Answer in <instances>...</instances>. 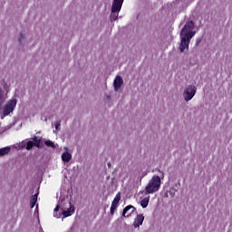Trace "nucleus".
<instances>
[{"label": "nucleus", "instance_id": "nucleus-20", "mask_svg": "<svg viewBox=\"0 0 232 232\" xmlns=\"http://www.w3.org/2000/svg\"><path fill=\"white\" fill-rule=\"evenodd\" d=\"M111 17L112 21H117L119 16L117 14H111Z\"/></svg>", "mask_w": 232, "mask_h": 232}, {"label": "nucleus", "instance_id": "nucleus-18", "mask_svg": "<svg viewBox=\"0 0 232 232\" xmlns=\"http://www.w3.org/2000/svg\"><path fill=\"white\" fill-rule=\"evenodd\" d=\"M55 130L56 131H59L61 130V121H57L55 123Z\"/></svg>", "mask_w": 232, "mask_h": 232}, {"label": "nucleus", "instance_id": "nucleus-7", "mask_svg": "<svg viewBox=\"0 0 232 232\" xmlns=\"http://www.w3.org/2000/svg\"><path fill=\"white\" fill-rule=\"evenodd\" d=\"M122 84H124V81L122 80V77L116 76L113 82L115 92H118L119 90H121V87L122 86Z\"/></svg>", "mask_w": 232, "mask_h": 232}, {"label": "nucleus", "instance_id": "nucleus-14", "mask_svg": "<svg viewBox=\"0 0 232 232\" xmlns=\"http://www.w3.org/2000/svg\"><path fill=\"white\" fill-rule=\"evenodd\" d=\"M148 204H150V197L144 198L143 199H141L140 201V206L143 208H148Z\"/></svg>", "mask_w": 232, "mask_h": 232}, {"label": "nucleus", "instance_id": "nucleus-21", "mask_svg": "<svg viewBox=\"0 0 232 232\" xmlns=\"http://www.w3.org/2000/svg\"><path fill=\"white\" fill-rule=\"evenodd\" d=\"M177 190H175V188H172V189L169 190V193H170V195H172V197H175V192Z\"/></svg>", "mask_w": 232, "mask_h": 232}, {"label": "nucleus", "instance_id": "nucleus-3", "mask_svg": "<svg viewBox=\"0 0 232 232\" xmlns=\"http://www.w3.org/2000/svg\"><path fill=\"white\" fill-rule=\"evenodd\" d=\"M195 93H197V87L194 85H188L184 91L183 97L185 101L189 102L193 97H195Z\"/></svg>", "mask_w": 232, "mask_h": 232}, {"label": "nucleus", "instance_id": "nucleus-5", "mask_svg": "<svg viewBox=\"0 0 232 232\" xmlns=\"http://www.w3.org/2000/svg\"><path fill=\"white\" fill-rule=\"evenodd\" d=\"M122 3H124V0H113L111 13L119 14V12H121V9L122 8Z\"/></svg>", "mask_w": 232, "mask_h": 232}, {"label": "nucleus", "instance_id": "nucleus-1", "mask_svg": "<svg viewBox=\"0 0 232 232\" xmlns=\"http://www.w3.org/2000/svg\"><path fill=\"white\" fill-rule=\"evenodd\" d=\"M195 28V24L193 21L187 22L184 27L180 32V44L179 49L181 53L184 52H188L189 50V43H191V39L195 37L196 32L193 31Z\"/></svg>", "mask_w": 232, "mask_h": 232}, {"label": "nucleus", "instance_id": "nucleus-17", "mask_svg": "<svg viewBox=\"0 0 232 232\" xmlns=\"http://www.w3.org/2000/svg\"><path fill=\"white\" fill-rule=\"evenodd\" d=\"M34 146H35L33 141H28L27 144H26V150L28 151H30V150H32V148H34Z\"/></svg>", "mask_w": 232, "mask_h": 232}, {"label": "nucleus", "instance_id": "nucleus-4", "mask_svg": "<svg viewBox=\"0 0 232 232\" xmlns=\"http://www.w3.org/2000/svg\"><path fill=\"white\" fill-rule=\"evenodd\" d=\"M15 106H17V100L12 99L10 100L4 108V115L6 117V115H10L12 111L15 109Z\"/></svg>", "mask_w": 232, "mask_h": 232}, {"label": "nucleus", "instance_id": "nucleus-22", "mask_svg": "<svg viewBox=\"0 0 232 232\" xmlns=\"http://www.w3.org/2000/svg\"><path fill=\"white\" fill-rule=\"evenodd\" d=\"M59 209H61V207L59 205H57L54 208V213H57V211H59Z\"/></svg>", "mask_w": 232, "mask_h": 232}, {"label": "nucleus", "instance_id": "nucleus-10", "mask_svg": "<svg viewBox=\"0 0 232 232\" xmlns=\"http://www.w3.org/2000/svg\"><path fill=\"white\" fill-rule=\"evenodd\" d=\"M74 211H75V208L73 207H72V203H70V208L68 210H63V215L65 218L72 217V215H73Z\"/></svg>", "mask_w": 232, "mask_h": 232}, {"label": "nucleus", "instance_id": "nucleus-24", "mask_svg": "<svg viewBox=\"0 0 232 232\" xmlns=\"http://www.w3.org/2000/svg\"><path fill=\"white\" fill-rule=\"evenodd\" d=\"M108 166H111V164L109 163Z\"/></svg>", "mask_w": 232, "mask_h": 232}, {"label": "nucleus", "instance_id": "nucleus-23", "mask_svg": "<svg viewBox=\"0 0 232 232\" xmlns=\"http://www.w3.org/2000/svg\"><path fill=\"white\" fill-rule=\"evenodd\" d=\"M19 41H20V43H21V41H23V34H20Z\"/></svg>", "mask_w": 232, "mask_h": 232}, {"label": "nucleus", "instance_id": "nucleus-19", "mask_svg": "<svg viewBox=\"0 0 232 232\" xmlns=\"http://www.w3.org/2000/svg\"><path fill=\"white\" fill-rule=\"evenodd\" d=\"M2 104H3V91H1L0 89V108Z\"/></svg>", "mask_w": 232, "mask_h": 232}, {"label": "nucleus", "instance_id": "nucleus-9", "mask_svg": "<svg viewBox=\"0 0 232 232\" xmlns=\"http://www.w3.org/2000/svg\"><path fill=\"white\" fill-rule=\"evenodd\" d=\"M144 222V215H138L134 221V227H140Z\"/></svg>", "mask_w": 232, "mask_h": 232}, {"label": "nucleus", "instance_id": "nucleus-15", "mask_svg": "<svg viewBox=\"0 0 232 232\" xmlns=\"http://www.w3.org/2000/svg\"><path fill=\"white\" fill-rule=\"evenodd\" d=\"M33 140H34V146H35V148H41V138L39 139V138H37V136H34V138H33Z\"/></svg>", "mask_w": 232, "mask_h": 232}, {"label": "nucleus", "instance_id": "nucleus-6", "mask_svg": "<svg viewBox=\"0 0 232 232\" xmlns=\"http://www.w3.org/2000/svg\"><path fill=\"white\" fill-rule=\"evenodd\" d=\"M119 202H121V192H118L112 200L111 206V215H114L115 210L117 208H119Z\"/></svg>", "mask_w": 232, "mask_h": 232}, {"label": "nucleus", "instance_id": "nucleus-11", "mask_svg": "<svg viewBox=\"0 0 232 232\" xmlns=\"http://www.w3.org/2000/svg\"><path fill=\"white\" fill-rule=\"evenodd\" d=\"M62 160L63 162H70L72 160V154L68 151H65L62 154Z\"/></svg>", "mask_w": 232, "mask_h": 232}, {"label": "nucleus", "instance_id": "nucleus-16", "mask_svg": "<svg viewBox=\"0 0 232 232\" xmlns=\"http://www.w3.org/2000/svg\"><path fill=\"white\" fill-rule=\"evenodd\" d=\"M44 144L47 146V148H55V144L50 140H45Z\"/></svg>", "mask_w": 232, "mask_h": 232}, {"label": "nucleus", "instance_id": "nucleus-13", "mask_svg": "<svg viewBox=\"0 0 232 232\" xmlns=\"http://www.w3.org/2000/svg\"><path fill=\"white\" fill-rule=\"evenodd\" d=\"M39 194H34L30 198V206L32 208H35V204H37V197Z\"/></svg>", "mask_w": 232, "mask_h": 232}, {"label": "nucleus", "instance_id": "nucleus-8", "mask_svg": "<svg viewBox=\"0 0 232 232\" xmlns=\"http://www.w3.org/2000/svg\"><path fill=\"white\" fill-rule=\"evenodd\" d=\"M135 208L131 205L127 206L122 212V217H130Z\"/></svg>", "mask_w": 232, "mask_h": 232}, {"label": "nucleus", "instance_id": "nucleus-12", "mask_svg": "<svg viewBox=\"0 0 232 232\" xmlns=\"http://www.w3.org/2000/svg\"><path fill=\"white\" fill-rule=\"evenodd\" d=\"M11 150L12 149L10 147H4V148L0 149V157H5V155H8V153H10Z\"/></svg>", "mask_w": 232, "mask_h": 232}, {"label": "nucleus", "instance_id": "nucleus-2", "mask_svg": "<svg viewBox=\"0 0 232 232\" xmlns=\"http://www.w3.org/2000/svg\"><path fill=\"white\" fill-rule=\"evenodd\" d=\"M160 184H162L160 177H159L158 175H154L145 187L146 193L148 195L157 193V191L160 189Z\"/></svg>", "mask_w": 232, "mask_h": 232}]
</instances>
